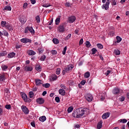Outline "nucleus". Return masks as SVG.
Listing matches in <instances>:
<instances>
[{
    "mask_svg": "<svg viewBox=\"0 0 129 129\" xmlns=\"http://www.w3.org/2000/svg\"><path fill=\"white\" fill-rule=\"evenodd\" d=\"M71 38V34H69L66 38L65 40L66 41H67V40H69Z\"/></svg>",
    "mask_w": 129,
    "mask_h": 129,
    "instance_id": "obj_51",
    "label": "nucleus"
},
{
    "mask_svg": "<svg viewBox=\"0 0 129 129\" xmlns=\"http://www.w3.org/2000/svg\"><path fill=\"white\" fill-rule=\"evenodd\" d=\"M112 93L114 94L115 95L116 94H119V89L117 88H115L112 91Z\"/></svg>",
    "mask_w": 129,
    "mask_h": 129,
    "instance_id": "obj_14",
    "label": "nucleus"
},
{
    "mask_svg": "<svg viewBox=\"0 0 129 129\" xmlns=\"http://www.w3.org/2000/svg\"><path fill=\"white\" fill-rule=\"evenodd\" d=\"M124 99H125V98H124L123 96H122L119 98V101L121 102L124 101Z\"/></svg>",
    "mask_w": 129,
    "mask_h": 129,
    "instance_id": "obj_49",
    "label": "nucleus"
},
{
    "mask_svg": "<svg viewBox=\"0 0 129 129\" xmlns=\"http://www.w3.org/2000/svg\"><path fill=\"white\" fill-rule=\"evenodd\" d=\"M35 19H36V21L37 22V23H40L41 22V20L40 19V16H36L35 17Z\"/></svg>",
    "mask_w": 129,
    "mask_h": 129,
    "instance_id": "obj_38",
    "label": "nucleus"
},
{
    "mask_svg": "<svg viewBox=\"0 0 129 129\" xmlns=\"http://www.w3.org/2000/svg\"><path fill=\"white\" fill-rule=\"evenodd\" d=\"M66 7H68V8H70L71 7V4L70 3H67L65 4Z\"/></svg>",
    "mask_w": 129,
    "mask_h": 129,
    "instance_id": "obj_55",
    "label": "nucleus"
},
{
    "mask_svg": "<svg viewBox=\"0 0 129 129\" xmlns=\"http://www.w3.org/2000/svg\"><path fill=\"white\" fill-rule=\"evenodd\" d=\"M42 86L45 87V88H49L50 87V84L46 83V84H42Z\"/></svg>",
    "mask_w": 129,
    "mask_h": 129,
    "instance_id": "obj_31",
    "label": "nucleus"
},
{
    "mask_svg": "<svg viewBox=\"0 0 129 129\" xmlns=\"http://www.w3.org/2000/svg\"><path fill=\"white\" fill-rule=\"evenodd\" d=\"M5 93H7V94H8L9 96H10V90H9V89L8 88L5 89Z\"/></svg>",
    "mask_w": 129,
    "mask_h": 129,
    "instance_id": "obj_48",
    "label": "nucleus"
},
{
    "mask_svg": "<svg viewBox=\"0 0 129 129\" xmlns=\"http://www.w3.org/2000/svg\"><path fill=\"white\" fill-rule=\"evenodd\" d=\"M21 97L25 102H31V99L28 98V96L26 93L21 94Z\"/></svg>",
    "mask_w": 129,
    "mask_h": 129,
    "instance_id": "obj_3",
    "label": "nucleus"
},
{
    "mask_svg": "<svg viewBox=\"0 0 129 129\" xmlns=\"http://www.w3.org/2000/svg\"><path fill=\"white\" fill-rule=\"evenodd\" d=\"M65 23H62L60 24L57 28V31L59 32V33H64L65 32Z\"/></svg>",
    "mask_w": 129,
    "mask_h": 129,
    "instance_id": "obj_2",
    "label": "nucleus"
},
{
    "mask_svg": "<svg viewBox=\"0 0 129 129\" xmlns=\"http://www.w3.org/2000/svg\"><path fill=\"white\" fill-rule=\"evenodd\" d=\"M6 24H7V22H6V21H3L1 22V26H2V27H3V28L6 26Z\"/></svg>",
    "mask_w": 129,
    "mask_h": 129,
    "instance_id": "obj_40",
    "label": "nucleus"
},
{
    "mask_svg": "<svg viewBox=\"0 0 129 129\" xmlns=\"http://www.w3.org/2000/svg\"><path fill=\"white\" fill-rule=\"evenodd\" d=\"M110 115V113L109 112H106L104 113L102 115V118L103 119H106V118H108V117Z\"/></svg>",
    "mask_w": 129,
    "mask_h": 129,
    "instance_id": "obj_13",
    "label": "nucleus"
},
{
    "mask_svg": "<svg viewBox=\"0 0 129 129\" xmlns=\"http://www.w3.org/2000/svg\"><path fill=\"white\" fill-rule=\"evenodd\" d=\"M67 50V46H65L62 51V55H65L66 54V51Z\"/></svg>",
    "mask_w": 129,
    "mask_h": 129,
    "instance_id": "obj_45",
    "label": "nucleus"
},
{
    "mask_svg": "<svg viewBox=\"0 0 129 129\" xmlns=\"http://www.w3.org/2000/svg\"><path fill=\"white\" fill-rule=\"evenodd\" d=\"M86 99L89 102L92 101V99H93V97H92V95L90 94H87L86 95Z\"/></svg>",
    "mask_w": 129,
    "mask_h": 129,
    "instance_id": "obj_7",
    "label": "nucleus"
},
{
    "mask_svg": "<svg viewBox=\"0 0 129 129\" xmlns=\"http://www.w3.org/2000/svg\"><path fill=\"white\" fill-rule=\"evenodd\" d=\"M76 21V17L75 16H71L68 18L69 23L72 24Z\"/></svg>",
    "mask_w": 129,
    "mask_h": 129,
    "instance_id": "obj_6",
    "label": "nucleus"
},
{
    "mask_svg": "<svg viewBox=\"0 0 129 129\" xmlns=\"http://www.w3.org/2000/svg\"><path fill=\"white\" fill-rule=\"evenodd\" d=\"M55 100L56 102L59 103L60 102V98L59 97H55Z\"/></svg>",
    "mask_w": 129,
    "mask_h": 129,
    "instance_id": "obj_52",
    "label": "nucleus"
},
{
    "mask_svg": "<svg viewBox=\"0 0 129 129\" xmlns=\"http://www.w3.org/2000/svg\"><path fill=\"white\" fill-rule=\"evenodd\" d=\"M102 127V121H100V122H99L98 123V124H97V128L98 129H100Z\"/></svg>",
    "mask_w": 129,
    "mask_h": 129,
    "instance_id": "obj_27",
    "label": "nucleus"
},
{
    "mask_svg": "<svg viewBox=\"0 0 129 129\" xmlns=\"http://www.w3.org/2000/svg\"><path fill=\"white\" fill-rule=\"evenodd\" d=\"M31 125H32V126H33V127H36V124L35 123V122H32L31 123Z\"/></svg>",
    "mask_w": 129,
    "mask_h": 129,
    "instance_id": "obj_62",
    "label": "nucleus"
},
{
    "mask_svg": "<svg viewBox=\"0 0 129 129\" xmlns=\"http://www.w3.org/2000/svg\"><path fill=\"white\" fill-rule=\"evenodd\" d=\"M6 79V77L5 75H2L0 76V81H4Z\"/></svg>",
    "mask_w": 129,
    "mask_h": 129,
    "instance_id": "obj_36",
    "label": "nucleus"
},
{
    "mask_svg": "<svg viewBox=\"0 0 129 129\" xmlns=\"http://www.w3.org/2000/svg\"><path fill=\"white\" fill-rule=\"evenodd\" d=\"M39 119L40 121H41L42 122H44L45 120H46V116H42L39 118Z\"/></svg>",
    "mask_w": 129,
    "mask_h": 129,
    "instance_id": "obj_21",
    "label": "nucleus"
},
{
    "mask_svg": "<svg viewBox=\"0 0 129 129\" xmlns=\"http://www.w3.org/2000/svg\"><path fill=\"white\" fill-rule=\"evenodd\" d=\"M114 53L115 55H116L117 56L118 55H120V51H119L118 49H115L114 51Z\"/></svg>",
    "mask_w": 129,
    "mask_h": 129,
    "instance_id": "obj_29",
    "label": "nucleus"
},
{
    "mask_svg": "<svg viewBox=\"0 0 129 129\" xmlns=\"http://www.w3.org/2000/svg\"><path fill=\"white\" fill-rule=\"evenodd\" d=\"M72 69H73V66L72 64H70L64 68L66 73H69V72H70Z\"/></svg>",
    "mask_w": 129,
    "mask_h": 129,
    "instance_id": "obj_8",
    "label": "nucleus"
},
{
    "mask_svg": "<svg viewBox=\"0 0 129 129\" xmlns=\"http://www.w3.org/2000/svg\"><path fill=\"white\" fill-rule=\"evenodd\" d=\"M32 5H35L36 4V0H30Z\"/></svg>",
    "mask_w": 129,
    "mask_h": 129,
    "instance_id": "obj_63",
    "label": "nucleus"
},
{
    "mask_svg": "<svg viewBox=\"0 0 129 129\" xmlns=\"http://www.w3.org/2000/svg\"><path fill=\"white\" fill-rule=\"evenodd\" d=\"M4 11H12V7L11 6H5L4 8Z\"/></svg>",
    "mask_w": 129,
    "mask_h": 129,
    "instance_id": "obj_26",
    "label": "nucleus"
},
{
    "mask_svg": "<svg viewBox=\"0 0 129 129\" xmlns=\"http://www.w3.org/2000/svg\"><path fill=\"white\" fill-rule=\"evenodd\" d=\"M61 21V17L59 16L58 18L55 19V25H59L60 24V22Z\"/></svg>",
    "mask_w": 129,
    "mask_h": 129,
    "instance_id": "obj_20",
    "label": "nucleus"
},
{
    "mask_svg": "<svg viewBox=\"0 0 129 129\" xmlns=\"http://www.w3.org/2000/svg\"><path fill=\"white\" fill-rule=\"evenodd\" d=\"M60 87H61V88H62V89H66V86H65V85L64 84H61L60 85Z\"/></svg>",
    "mask_w": 129,
    "mask_h": 129,
    "instance_id": "obj_56",
    "label": "nucleus"
},
{
    "mask_svg": "<svg viewBox=\"0 0 129 129\" xmlns=\"http://www.w3.org/2000/svg\"><path fill=\"white\" fill-rule=\"evenodd\" d=\"M73 111V106H70L68 108V112L69 113H70V112H72Z\"/></svg>",
    "mask_w": 129,
    "mask_h": 129,
    "instance_id": "obj_33",
    "label": "nucleus"
},
{
    "mask_svg": "<svg viewBox=\"0 0 129 129\" xmlns=\"http://www.w3.org/2000/svg\"><path fill=\"white\" fill-rule=\"evenodd\" d=\"M29 95L30 98H33V97H34V92L32 91L29 92Z\"/></svg>",
    "mask_w": 129,
    "mask_h": 129,
    "instance_id": "obj_39",
    "label": "nucleus"
},
{
    "mask_svg": "<svg viewBox=\"0 0 129 129\" xmlns=\"http://www.w3.org/2000/svg\"><path fill=\"white\" fill-rule=\"evenodd\" d=\"M80 116L82 117L84 115H87L89 112V109L87 108H80L78 109Z\"/></svg>",
    "mask_w": 129,
    "mask_h": 129,
    "instance_id": "obj_1",
    "label": "nucleus"
},
{
    "mask_svg": "<svg viewBox=\"0 0 129 129\" xmlns=\"http://www.w3.org/2000/svg\"><path fill=\"white\" fill-rule=\"evenodd\" d=\"M20 21L21 23V24L24 25V24H25L26 22H27V19L26 18H21L20 19Z\"/></svg>",
    "mask_w": 129,
    "mask_h": 129,
    "instance_id": "obj_24",
    "label": "nucleus"
},
{
    "mask_svg": "<svg viewBox=\"0 0 129 129\" xmlns=\"http://www.w3.org/2000/svg\"><path fill=\"white\" fill-rule=\"evenodd\" d=\"M51 54L52 55H56L57 54V51L55 50H51Z\"/></svg>",
    "mask_w": 129,
    "mask_h": 129,
    "instance_id": "obj_53",
    "label": "nucleus"
},
{
    "mask_svg": "<svg viewBox=\"0 0 129 129\" xmlns=\"http://www.w3.org/2000/svg\"><path fill=\"white\" fill-rule=\"evenodd\" d=\"M42 7H43V8H49V7H52V5L50 4H44Z\"/></svg>",
    "mask_w": 129,
    "mask_h": 129,
    "instance_id": "obj_43",
    "label": "nucleus"
},
{
    "mask_svg": "<svg viewBox=\"0 0 129 129\" xmlns=\"http://www.w3.org/2000/svg\"><path fill=\"white\" fill-rule=\"evenodd\" d=\"M97 46L99 49H103V45L100 43H98L97 44Z\"/></svg>",
    "mask_w": 129,
    "mask_h": 129,
    "instance_id": "obj_41",
    "label": "nucleus"
},
{
    "mask_svg": "<svg viewBox=\"0 0 129 129\" xmlns=\"http://www.w3.org/2000/svg\"><path fill=\"white\" fill-rule=\"evenodd\" d=\"M27 29H28V31L30 32V33L32 34H35V30H34V29H33V27H27Z\"/></svg>",
    "mask_w": 129,
    "mask_h": 129,
    "instance_id": "obj_19",
    "label": "nucleus"
},
{
    "mask_svg": "<svg viewBox=\"0 0 129 129\" xmlns=\"http://www.w3.org/2000/svg\"><path fill=\"white\" fill-rule=\"evenodd\" d=\"M85 83H86V81L85 80H83L81 82V84L82 85H85Z\"/></svg>",
    "mask_w": 129,
    "mask_h": 129,
    "instance_id": "obj_60",
    "label": "nucleus"
},
{
    "mask_svg": "<svg viewBox=\"0 0 129 129\" xmlns=\"http://www.w3.org/2000/svg\"><path fill=\"white\" fill-rule=\"evenodd\" d=\"M27 53L28 55H30V56H33L34 55H36V52H35L34 50H29Z\"/></svg>",
    "mask_w": 129,
    "mask_h": 129,
    "instance_id": "obj_16",
    "label": "nucleus"
},
{
    "mask_svg": "<svg viewBox=\"0 0 129 129\" xmlns=\"http://www.w3.org/2000/svg\"><path fill=\"white\" fill-rule=\"evenodd\" d=\"M57 76L56 75H53L52 76V80H53V81H55V80H57Z\"/></svg>",
    "mask_w": 129,
    "mask_h": 129,
    "instance_id": "obj_42",
    "label": "nucleus"
},
{
    "mask_svg": "<svg viewBox=\"0 0 129 129\" xmlns=\"http://www.w3.org/2000/svg\"><path fill=\"white\" fill-rule=\"evenodd\" d=\"M91 51L92 55H94V54L97 52V49H96L95 48H93L91 49Z\"/></svg>",
    "mask_w": 129,
    "mask_h": 129,
    "instance_id": "obj_34",
    "label": "nucleus"
},
{
    "mask_svg": "<svg viewBox=\"0 0 129 129\" xmlns=\"http://www.w3.org/2000/svg\"><path fill=\"white\" fill-rule=\"evenodd\" d=\"M38 51L39 52V54H41V53H42V52H43V50L42 48H39Z\"/></svg>",
    "mask_w": 129,
    "mask_h": 129,
    "instance_id": "obj_64",
    "label": "nucleus"
},
{
    "mask_svg": "<svg viewBox=\"0 0 129 129\" xmlns=\"http://www.w3.org/2000/svg\"><path fill=\"white\" fill-rule=\"evenodd\" d=\"M15 56H16V53L11 52V53L8 54V57L10 58H14V57H15Z\"/></svg>",
    "mask_w": 129,
    "mask_h": 129,
    "instance_id": "obj_18",
    "label": "nucleus"
},
{
    "mask_svg": "<svg viewBox=\"0 0 129 129\" xmlns=\"http://www.w3.org/2000/svg\"><path fill=\"white\" fill-rule=\"evenodd\" d=\"M6 28L7 30H9L10 32H13L14 29H13V26L12 25L8 24L6 26Z\"/></svg>",
    "mask_w": 129,
    "mask_h": 129,
    "instance_id": "obj_15",
    "label": "nucleus"
},
{
    "mask_svg": "<svg viewBox=\"0 0 129 129\" xmlns=\"http://www.w3.org/2000/svg\"><path fill=\"white\" fill-rule=\"evenodd\" d=\"M58 92H59V94H60V95H62L63 96L65 95L66 92H65V90L64 89H59Z\"/></svg>",
    "mask_w": 129,
    "mask_h": 129,
    "instance_id": "obj_17",
    "label": "nucleus"
},
{
    "mask_svg": "<svg viewBox=\"0 0 129 129\" xmlns=\"http://www.w3.org/2000/svg\"><path fill=\"white\" fill-rule=\"evenodd\" d=\"M109 4H110V0H107L105 4H103L101 8L103 10L105 9L106 10H108L109 9Z\"/></svg>",
    "mask_w": 129,
    "mask_h": 129,
    "instance_id": "obj_4",
    "label": "nucleus"
},
{
    "mask_svg": "<svg viewBox=\"0 0 129 129\" xmlns=\"http://www.w3.org/2000/svg\"><path fill=\"white\" fill-rule=\"evenodd\" d=\"M112 2H113L112 3V6H116V3H117L116 0H113Z\"/></svg>",
    "mask_w": 129,
    "mask_h": 129,
    "instance_id": "obj_57",
    "label": "nucleus"
},
{
    "mask_svg": "<svg viewBox=\"0 0 129 129\" xmlns=\"http://www.w3.org/2000/svg\"><path fill=\"white\" fill-rule=\"evenodd\" d=\"M45 59H46V55H42L40 58L41 61H45Z\"/></svg>",
    "mask_w": 129,
    "mask_h": 129,
    "instance_id": "obj_46",
    "label": "nucleus"
},
{
    "mask_svg": "<svg viewBox=\"0 0 129 129\" xmlns=\"http://www.w3.org/2000/svg\"><path fill=\"white\" fill-rule=\"evenodd\" d=\"M72 116L74 117H76L77 118H80L81 117L80 116V115L79 114V112L78 111V109H77L76 110L74 111L72 113Z\"/></svg>",
    "mask_w": 129,
    "mask_h": 129,
    "instance_id": "obj_5",
    "label": "nucleus"
},
{
    "mask_svg": "<svg viewBox=\"0 0 129 129\" xmlns=\"http://www.w3.org/2000/svg\"><path fill=\"white\" fill-rule=\"evenodd\" d=\"M2 69L4 71H6L7 69H8V66L3 64L2 66Z\"/></svg>",
    "mask_w": 129,
    "mask_h": 129,
    "instance_id": "obj_37",
    "label": "nucleus"
},
{
    "mask_svg": "<svg viewBox=\"0 0 129 129\" xmlns=\"http://www.w3.org/2000/svg\"><path fill=\"white\" fill-rule=\"evenodd\" d=\"M28 7V3H25L23 5V8L24 9H27V7Z\"/></svg>",
    "mask_w": 129,
    "mask_h": 129,
    "instance_id": "obj_59",
    "label": "nucleus"
},
{
    "mask_svg": "<svg viewBox=\"0 0 129 129\" xmlns=\"http://www.w3.org/2000/svg\"><path fill=\"white\" fill-rule=\"evenodd\" d=\"M86 45L87 48H89V47H91V44H90V42H89V41H86Z\"/></svg>",
    "mask_w": 129,
    "mask_h": 129,
    "instance_id": "obj_35",
    "label": "nucleus"
},
{
    "mask_svg": "<svg viewBox=\"0 0 129 129\" xmlns=\"http://www.w3.org/2000/svg\"><path fill=\"white\" fill-rule=\"evenodd\" d=\"M35 69L37 71L40 72L41 70H42V68H41L40 66H39L38 67H36Z\"/></svg>",
    "mask_w": 129,
    "mask_h": 129,
    "instance_id": "obj_44",
    "label": "nucleus"
},
{
    "mask_svg": "<svg viewBox=\"0 0 129 129\" xmlns=\"http://www.w3.org/2000/svg\"><path fill=\"white\" fill-rule=\"evenodd\" d=\"M61 71V69H60V68H57L56 69V71L55 72L56 74H57V75H59V74H60V72Z\"/></svg>",
    "mask_w": 129,
    "mask_h": 129,
    "instance_id": "obj_47",
    "label": "nucleus"
},
{
    "mask_svg": "<svg viewBox=\"0 0 129 129\" xmlns=\"http://www.w3.org/2000/svg\"><path fill=\"white\" fill-rule=\"evenodd\" d=\"M52 42L54 43V44H59V40H58L57 38H53Z\"/></svg>",
    "mask_w": 129,
    "mask_h": 129,
    "instance_id": "obj_32",
    "label": "nucleus"
},
{
    "mask_svg": "<svg viewBox=\"0 0 129 129\" xmlns=\"http://www.w3.org/2000/svg\"><path fill=\"white\" fill-rule=\"evenodd\" d=\"M83 44V38H81L79 41V45H82Z\"/></svg>",
    "mask_w": 129,
    "mask_h": 129,
    "instance_id": "obj_61",
    "label": "nucleus"
},
{
    "mask_svg": "<svg viewBox=\"0 0 129 129\" xmlns=\"http://www.w3.org/2000/svg\"><path fill=\"white\" fill-rule=\"evenodd\" d=\"M84 77L85 78H89V77H90V73H89V72H87L85 73Z\"/></svg>",
    "mask_w": 129,
    "mask_h": 129,
    "instance_id": "obj_28",
    "label": "nucleus"
},
{
    "mask_svg": "<svg viewBox=\"0 0 129 129\" xmlns=\"http://www.w3.org/2000/svg\"><path fill=\"white\" fill-rule=\"evenodd\" d=\"M11 105L7 104L5 106V108H6L7 109H11Z\"/></svg>",
    "mask_w": 129,
    "mask_h": 129,
    "instance_id": "obj_54",
    "label": "nucleus"
},
{
    "mask_svg": "<svg viewBox=\"0 0 129 129\" xmlns=\"http://www.w3.org/2000/svg\"><path fill=\"white\" fill-rule=\"evenodd\" d=\"M127 121V120L125 119H122L120 120V122H122V123H125Z\"/></svg>",
    "mask_w": 129,
    "mask_h": 129,
    "instance_id": "obj_50",
    "label": "nucleus"
},
{
    "mask_svg": "<svg viewBox=\"0 0 129 129\" xmlns=\"http://www.w3.org/2000/svg\"><path fill=\"white\" fill-rule=\"evenodd\" d=\"M21 109L22 111L25 113V114H29V109L28 108H27L26 106L24 105H22L21 106Z\"/></svg>",
    "mask_w": 129,
    "mask_h": 129,
    "instance_id": "obj_10",
    "label": "nucleus"
},
{
    "mask_svg": "<svg viewBox=\"0 0 129 129\" xmlns=\"http://www.w3.org/2000/svg\"><path fill=\"white\" fill-rule=\"evenodd\" d=\"M35 85H36V86H41V85H43V81L39 79H36L35 80Z\"/></svg>",
    "mask_w": 129,
    "mask_h": 129,
    "instance_id": "obj_9",
    "label": "nucleus"
},
{
    "mask_svg": "<svg viewBox=\"0 0 129 129\" xmlns=\"http://www.w3.org/2000/svg\"><path fill=\"white\" fill-rule=\"evenodd\" d=\"M36 102H37L38 104H43L45 102V100L42 98H39L36 99Z\"/></svg>",
    "mask_w": 129,
    "mask_h": 129,
    "instance_id": "obj_12",
    "label": "nucleus"
},
{
    "mask_svg": "<svg viewBox=\"0 0 129 129\" xmlns=\"http://www.w3.org/2000/svg\"><path fill=\"white\" fill-rule=\"evenodd\" d=\"M21 42L25 43V44H27V43H32V40L27 38H24L21 39Z\"/></svg>",
    "mask_w": 129,
    "mask_h": 129,
    "instance_id": "obj_11",
    "label": "nucleus"
},
{
    "mask_svg": "<svg viewBox=\"0 0 129 129\" xmlns=\"http://www.w3.org/2000/svg\"><path fill=\"white\" fill-rule=\"evenodd\" d=\"M116 39L117 40L116 43H120V42H121V40H122V39L119 36H116Z\"/></svg>",
    "mask_w": 129,
    "mask_h": 129,
    "instance_id": "obj_30",
    "label": "nucleus"
},
{
    "mask_svg": "<svg viewBox=\"0 0 129 129\" xmlns=\"http://www.w3.org/2000/svg\"><path fill=\"white\" fill-rule=\"evenodd\" d=\"M25 71H32L33 70V68L32 67L26 66L25 67Z\"/></svg>",
    "mask_w": 129,
    "mask_h": 129,
    "instance_id": "obj_23",
    "label": "nucleus"
},
{
    "mask_svg": "<svg viewBox=\"0 0 129 129\" xmlns=\"http://www.w3.org/2000/svg\"><path fill=\"white\" fill-rule=\"evenodd\" d=\"M3 35L5 36V37H9V32H8L7 30H4L3 31Z\"/></svg>",
    "mask_w": 129,
    "mask_h": 129,
    "instance_id": "obj_25",
    "label": "nucleus"
},
{
    "mask_svg": "<svg viewBox=\"0 0 129 129\" xmlns=\"http://www.w3.org/2000/svg\"><path fill=\"white\" fill-rule=\"evenodd\" d=\"M110 73V71L109 70L107 71L105 73L106 76H108Z\"/></svg>",
    "mask_w": 129,
    "mask_h": 129,
    "instance_id": "obj_58",
    "label": "nucleus"
},
{
    "mask_svg": "<svg viewBox=\"0 0 129 129\" xmlns=\"http://www.w3.org/2000/svg\"><path fill=\"white\" fill-rule=\"evenodd\" d=\"M8 55V52L6 51H2L0 52V57H4L5 56H7Z\"/></svg>",
    "mask_w": 129,
    "mask_h": 129,
    "instance_id": "obj_22",
    "label": "nucleus"
}]
</instances>
